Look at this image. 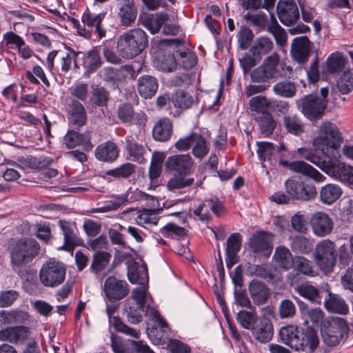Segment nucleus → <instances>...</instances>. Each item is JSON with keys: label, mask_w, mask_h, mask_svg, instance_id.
<instances>
[{"label": "nucleus", "mask_w": 353, "mask_h": 353, "mask_svg": "<svg viewBox=\"0 0 353 353\" xmlns=\"http://www.w3.org/2000/svg\"><path fill=\"white\" fill-rule=\"evenodd\" d=\"M148 43L146 33L141 28H134L119 37L117 48L121 57L132 59L141 54Z\"/></svg>", "instance_id": "nucleus-1"}, {"label": "nucleus", "mask_w": 353, "mask_h": 353, "mask_svg": "<svg viewBox=\"0 0 353 353\" xmlns=\"http://www.w3.org/2000/svg\"><path fill=\"white\" fill-rule=\"evenodd\" d=\"M299 150L302 151L301 154L305 159L316 165L330 177L341 182L343 178H345V172L350 165L341 161L334 154L332 157L327 155V159H322L321 157L311 153L306 149L302 148Z\"/></svg>", "instance_id": "nucleus-2"}, {"label": "nucleus", "mask_w": 353, "mask_h": 353, "mask_svg": "<svg viewBox=\"0 0 353 353\" xmlns=\"http://www.w3.org/2000/svg\"><path fill=\"white\" fill-rule=\"evenodd\" d=\"M40 251V245L34 239L21 238L11 248L10 259L14 267H21L35 258Z\"/></svg>", "instance_id": "nucleus-3"}, {"label": "nucleus", "mask_w": 353, "mask_h": 353, "mask_svg": "<svg viewBox=\"0 0 353 353\" xmlns=\"http://www.w3.org/2000/svg\"><path fill=\"white\" fill-rule=\"evenodd\" d=\"M338 254L335 243L324 239L318 243L314 250V261L321 271L329 273L336 263Z\"/></svg>", "instance_id": "nucleus-4"}, {"label": "nucleus", "mask_w": 353, "mask_h": 353, "mask_svg": "<svg viewBox=\"0 0 353 353\" xmlns=\"http://www.w3.org/2000/svg\"><path fill=\"white\" fill-rule=\"evenodd\" d=\"M280 57L274 52L267 57L263 63L255 68L250 74L251 80L254 83L268 84L271 79H277L283 76L279 71Z\"/></svg>", "instance_id": "nucleus-5"}, {"label": "nucleus", "mask_w": 353, "mask_h": 353, "mask_svg": "<svg viewBox=\"0 0 353 353\" xmlns=\"http://www.w3.org/2000/svg\"><path fill=\"white\" fill-rule=\"evenodd\" d=\"M321 330L323 342L336 346L347 335L349 327L343 319L330 318L323 323Z\"/></svg>", "instance_id": "nucleus-6"}, {"label": "nucleus", "mask_w": 353, "mask_h": 353, "mask_svg": "<svg viewBox=\"0 0 353 353\" xmlns=\"http://www.w3.org/2000/svg\"><path fill=\"white\" fill-rule=\"evenodd\" d=\"M66 268L65 265L54 259L46 261L39 271V279L46 287L55 288L65 280Z\"/></svg>", "instance_id": "nucleus-7"}, {"label": "nucleus", "mask_w": 353, "mask_h": 353, "mask_svg": "<svg viewBox=\"0 0 353 353\" xmlns=\"http://www.w3.org/2000/svg\"><path fill=\"white\" fill-rule=\"evenodd\" d=\"M298 108L310 121L319 119L325 113L327 100L315 94H307L296 101Z\"/></svg>", "instance_id": "nucleus-8"}, {"label": "nucleus", "mask_w": 353, "mask_h": 353, "mask_svg": "<svg viewBox=\"0 0 353 353\" xmlns=\"http://www.w3.org/2000/svg\"><path fill=\"white\" fill-rule=\"evenodd\" d=\"M343 141L342 134L336 125L326 121L319 126V135L314 142L319 148L322 146V150L324 146L336 150Z\"/></svg>", "instance_id": "nucleus-9"}, {"label": "nucleus", "mask_w": 353, "mask_h": 353, "mask_svg": "<svg viewBox=\"0 0 353 353\" xmlns=\"http://www.w3.org/2000/svg\"><path fill=\"white\" fill-rule=\"evenodd\" d=\"M284 185L286 193L289 194L292 199L306 201L314 199L316 195V188L312 183L288 179Z\"/></svg>", "instance_id": "nucleus-10"}, {"label": "nucleus", "mask_w": 353, "mask_h": 353, "mask_svg": "<svg viewBox=\"0 0 353 353\" xmlns=\"http://www.w3.org/2000/svg\"><path fill=\"white\" fill-rule=\"evenodd\" d=\"M123 143L128 159L139 163L146 161L145 156L148 153V148L142 141H139L137 134L126 136Z\"/></svg>", "instance_id": "nucleus-11"}, {"label": "nucleus", "mask_w": 353, "mask_h": 353, "mask_svg": "<svg viewBox=\"0 0 353 353\" xmlns=\"http://www.w3.org/2000/svg\"><path fill=\"white\" fill-rule=\"evenodd\" d=\"M194 161L190 154H174L169 157L165 168L173 174L188 175L193 168Z\"/></svg>", "instance_id": "nucleus-12"}, {"label": "nucleus", "mask_w": 353, "mask_h": 353, "mask_svg": "<svg viewBox=\"0 0 353 353\" xmlns=\"http://www.w3.org/2000/svg\"><path fill=\"white\" fill-rule=\"evenodd\" d=\"M310 222L312 232L319 237L329 235L334 228V222L332 218L327 213L322 211L314 213Z\"/></svg>", "instance_id": "nucleus-13"}, {"label": "nucleus", "mask_w": 353, "mask_h": 353, "mask_svg": "<svg viewBox=\"0 0 353 353\" xmlns=\"http://www.w3.org/2000/svg\"><path fill=\"white\" fill-rule=\"evenodd\" d=\"M279 164L289 168L294 172L301 174L309 177L317 183L323 182L326 179V177L316 169L303 161L288 162V161L281 159Z\"/></svg>", "instance_id": "nucleus-14"}, {"label": "nucleus", "mask_w": 353, "mask_h": 353, "mask_svg": "<svg viewBox=\"0 0 353 353\" xmlns=\"http://www.w3.org/2000/svg\"><path fill=\"white\" fill-rule=\"evenodd\" d=\"M278 17L285 26H291L299 18V11L293 0H279L276 6Z\"/></svg>", "instance_id": "nucleus-15"}, {"label": "nucleus", "mask_w": 353, "mask_h": 353, "mask_svg": "<svg viewBox=\"0 0 353 353\" xmlns=\"http://www.w3.org/2000/svg\"><path fill=\"white\" fill-rule=\"evenodd\" d=\"M63 139V143L68 149L82 146L84 151L88 152L94 146L91 142V132L90 131L79 133L74 130H69L64 135Z\"/></svg>", "instance_id": "nucleus-16"}, {"label": "nucleus", "mask_w": 353, "mask_h": 353, "mask_svg": "<svg viewBox=\"0 0 353 353\" xmlns=\"http://www.w3.org/2000/svg\"><path fill=\"white\" fill-rule=\"evenodd\" d=\"M312 50V43L307 37L301 36L293 39L290 53L294 60L299 63L307 61Z\"/></svg>", "instance_id": "nucleus-17"}, {"label": "nucleus", "mask_w": 353, "mask_h": 353, "mask_svg": "<svg viewBox=\"0 0 353 353\" xmlns=\"http://www.w3.org/2000/svg\"><path fill=\"white\" fill-rule=\"evenodd\" d=\"M104 290L107 298L111 301L121 300L129 293L127 282L114 276H110L105 280Z\"/></svg>", "instance_id": "nucleus-18"}, {"label": "nucleus", "mask_w": 353, "mask_h": 353, "mask_svg": "<svg viewBox=\"0 0 353 353\" xmlns=\"http://www.w3.org/2000/svg\"><path fill=\"white\" fill-rule=\"evenodd\" d=\"M117 16L121 26L128 27L134 23L137 8L134 0H117Z\"/></svg>", "instance_id": "nucleus-19"}, {"label": "nucleus", "mask_w": 353, "mask_h": 353, "mask_svg": "<svg viewBox=\"0 0 353 353\" xmlns=\"http://www.w3.org/2000/svg\"><path fill=\"white\" fill-rule=\"evenodd\" d=\"M29 334L30 330L26 326H8L0 330V341L20 344L28 339Z\"/></svg>", "instance_id": "nucleus-20"}, {"label": "nucleus", "mask_w": 353, "mask_h": 353, "mask_svg": "<svg viewBox=\"0 0 353 353\" xmlns=\"http://www.w3.org/2000/svg\"><path fill=\"white\" fill-rule=\"evenodd\" d=\"M68 119L73 125L81 127L87 121V113L82 103L75 99L70 100L65 105Z\"/></svg>", "instance_id": "nucleus-21"}, {"label": "nucleus", "mask_w": 353, "mask_h": 353, "mask_svg": "<svg viewBox=\"0 0 353 353\" xmlns=\"http://www.w3.org/2000/svg\"><path fill=\"white\" fill-rule=\"evenodd\" d=\"M102 73L103 79L105 82L114 83L121 82L127 76L133 79L137 77L136 70L130 65H123L119 68H105Z\"/></svg>", "instance_id": "nucleus-22"}, {"label": "nucleus", "mask_w": 353, "mask_h": 353, "mask_svg": "<svg viewBox=\"0 0 353 353\" xmlns=\"http://www.w3.org/2000/svg\"><path fill=\"white\" fill-rule=\"evenodd\" d=\"M251 330L256 340L261 343H268L273 336L272 323L270 319L265 316H261Z\"/></svg>", "instance_id": "nucleus-23"}, {"label": "nucleus", "mask_w": 353, "mask_h": 353, "mask_svg": "<svg viewBox=\"0 0 353 353\" xmlns=\"http://www.w3.org/2000/svg\"><path fill=\"white\" fill-rule=\"evenodd\" d=\"M270 236L265 232H259L253 234L250 239V247L254 253L268 257L272 252L270 245Z\"/></svg>", "instance_id": "nucleus-24"}, {"label": "nucleus", "mask_w": 353, "mask_h": 353, "mask_svg": "<svg viewBox=\"0 0 353 353\" xmlns=\"http://www.w3.org/2000/svg\"><path fill=\"white\" fill-rule=\"evenodd\" d=\"M299 347L295 348L296 351H303L312 353L317 347L319 341L316 332L312 327H307L300 332Z\"/></svg>", "instance_id": "nucleus-25"}, {"label": "nucleus", "mask_w": 353, "mask_h": 353, "mask_svg": "<svg viewBox=\"0 0 353 353\" xmlns=\"http://www.w3.org/2000/svg\"><path fill=\"white\" fill-rule=\"evenodd\" d=\"M128 276L132 283L145 285L148 281V268L145 263L139 264L134 260L128 261Z\"/></svg>", "instance_id": "nucleus-26"}, {"label": "nucleus", "mask_w": 353, "mask_h": 353, "mask_svg": "<svg viewBox=\"0 0 353 353\" xmlns=\"http://www.w3.org/2000/svg\"><path fill=\"white\" fill-rule=\"evenodd\" d=\"M119 154L118 145L113 141H107L99 145L94 151L97 159L102 162L112 163L117 159Z\"/></svg>", "instance_id": "nucleus-27"}, {"label": "nucleus", "mask_w": 353, "mask_h": 353, "mask_svg": "<svg viewBox=\"0 0 353 353\" xmlns=\"http://www.w3.org/2000/svg\"><path fill=\"white\" fill-rule=\"evenodd\" d=\"M105 13L100 12L99 14L87 11L84 12L81 17V21L84 26H87L90 31L97 34L99 38L105 36V30L101 27V22L105 17Z\"/></svg>", "instance_id": "nucleus-28"}, {"label": "nucleus", "mask_w": 353, "mask_h": 353, "mask_svg": "<svg viewBox=\"0 0 353 353\" xmlns=\"http://www.w3.org/2000/svg\"><path fill=\"white\" fill-rule=\"evenodd\" d=\"M248 290L253 302L256 305L266 303L270 296V291L265 284L256 279H253L249 283Z\"/></svg>", "instance_id": "nucleus-29"}, {"label": "nucleus", "mask_w": 353, "mask_h": 353, "mask_svg": "<svg viewBox=\"0 0 353 353\" xmlns=\"http://www.w3.org/2000/svg\"><path fill=\"white\" fill-rule=\"evenodd\" d=\"M294 257L290 251L285 246H278L275 248L273 261L276 268L288 271L292 268Z\"/></svg>", "instance_id": "nucleus-30"}, {"label": "nucleus", "mask_w": 353, "mask_h": 353, "mask_svg": "<svg viewBox=\"0 0 353 353\" xmlns=\"http://www.w3.org/2000/svg\"><path fill=\"white\" fill-rule=\"evenodd\" d=\"M157 79L150 75H144L138 79L137 90L139 94L145 98H152L158 90Z\"/></svg>", "instance_id": "nucleus-31"}, {"label": "nucleus", "mask_w": 353, "mask_h": 353, "mask_svg": "<svg viewBox=\"0 0 353 353\" xmlns=\"http://www.w3.org/2000/svg\"><path fill=\"white\" fill-rule=\"evenodd\" d=\"M82 65L85 69V74L87 75L94 73L101 66L102 60L97 47L83 54Z\"/></svg>", "instance_id": "nucleus-32"}, {"label": "nucleus", "mask_w": 353, "mask_h": 353, "mask_svg": "<svg viewBox=\"0 0 353 353\" xmlns=\"http://www.w3.org/2000/svg\"><path fill=\"white\" fill-rule=\"evenodd\" d=\"M172 134V123L168 118H161L154 124L152 129L154 139L159 141H166Z\"/></svg>", "instance_id": "nucleus-33"}, {"label": "nucleus", "mask_w": 353, "mask_h": 353, "mask_svg": "<svg viewBox=\"0 0 353 353\" xmlns=\"http://www.w3.org/2000/svg\"><path fill=\"white\" fill-rule=\"evenodd\" d=\"M299 328L292 325L284 326L279 331L281 342L294 350L296 347H299Z\"/></svg>", "instance_id": "nucleus-34"}, {"label": "nucleus", "mask_w": 353, "mask_h": 353, "mask_svg": "<svg viewBox=\"0 0 353 353\" xmlns=\"http://www.w3.org/2000/svg\"><path fill=\"white\" fill-rule=\"evenodd\" d=\"M254 119L257 122L260 132L263 137H268L272 134L276 127V121L270 112L257 114Z\"/></svg>", "instance_id": "nucleus-35"}, {"label": "nucleus", "mask_w": 353, "mask_h": 353, "mask_svg": "<svg viewBox=\"0 0 353 353\" xmlns=\"http://www.w3.org/2000/svg\"><path fill=\"white\" fill-rule=\"evenodd\" d=\"M258 147L256 153L261 165L263 168L273 165V159L272 156L275 150L274 144L270 142L261 141L257 142Z\"/></svg>", "instance_id": "nucleus-36"}, {"label": "nucleus", "mask_w": 353, "mask_h": 353, "mask_svg": "<svg viewBox=\"0 0 353 353\" xmlns=\"http://www.w3.org/2000/svg\"><path fill=\"white\" fill-rule=\"evenodd\" d=\"M292 268L297 275L313 277L317 274L316 271L314 268L312 262L302 256H294Z\"/></svg>", "instance_id": "nucleus-37"}, {"label": "nucleus", "mask_w": 353, "mask_h": 353, "mask_svg": "<svg viewBox=\"0 0 353 353\" xmlns=\"http://www.w3.org/2000/svg\"><path fill=\"white\" fill-rule=\"evenodd\" d=\"M294 290L301 296L308 299L312 303L320 304L321 296L319 290L310 282L306 281L297 285Z\"/></svg>", "instance_id": "nucleus-38"}, {"label": "nucleus", "mask_w": 353, "mask_h": 353, "mask_svg": "<svg viewBox=\"0 0 353 353\" xmlns=\"http://www.w3.org/2000/svg\"><path fill=\"white\" fill-rule=\"evenodd\" d=\"M168 19V14L157 13L145 17L142 21V24L152 34H155L160 30Z\"/></svg>", "instance_id": "nucleus-39"}, {"label": "nucleus", "mask_w": 353, "mask_h": 353, "mask_svg": "<svg viewBox=\"0 0 353 353\" xmlns=\"http://www.w3.org/2000/svg\"><path fill=\"white\" fill-rule=\"evenodd\" d=\"M324 305L330 312L339 314H346L348 312V307L344 300L331 292L325 298Z\"/></svg>", "instance_id": "nucleus-40"}, {"label": "nucleus", "mask_w": 353, "mask_h": 353, "mask_svg": "<svg viewBox=\"0 0 353 353\" xmlns=\"http://www.w3.org/2000/svg\"><path fill=\"white\" fill-rule=\"evenodd\" d=\"M342 194V189L336 184L329 183L323 186L320 190V199L326 204L335 202Z\"/></svg>", "instance_id": "nucleus-41"}, {"label": "nucleus", "mask_w": 353, "mask_h": 353, "mask_svg": "<svg viewBox=\"0 0 353 353\" xmlns=\"http://www.w3.org/2000/svg\"><path fill=\"white\" fill-rule=\"evenodd\" d=\"M347 63V59L341 53H333L326 61V72L330 74H339L343 71Z\"/></svg>", "instance_id": "nucleus-42"}, {"label": "nucleus", "mask_w": 353, "mask_h": 353, "mask_svg": "<svg viewBox=\"0 0 353 353\" xmlns=\"http://www.w3.org/2000/svg\"><path fill=\"white\" fill-rule=\"evenodd\" d=\"M244 19L256 28L257 32L268 30L269 19L267 14L263 12H248L244 15Z\"/></svg>", "instance_id": "nucleus-43"}, {"label": "nucleus", "mask_w": 353, "mask_h": 353, "mask_svg": "<svg viewBox=\"0 0 353 353\" xmlns=\"http://www.w3.org/2000/svg\"><path fill=\"white\" fill-rule=\"evenodd\" d=\"M272 92L280 97L292 98L296 94V85L294 82L289 80L281 81L273 85Z\"/></svg>", "instance_id": "nucleus-44"}, {"label": "nucleus", "mask_w": 353, "mask_h": 353, "mask_svg": "<svg viewBox=\"0 0 353 353\" xmlns=\"http://www.w3.org/2000/svg\"><path fill=\"white\" fill-rule=\"evenodd\" d=\"M273 48V43L270 39L265 37L257 38L250 48V53L256 55L261 60L262 57L269 53Z\"/></svg>", "instance_id": "nucleus-45"}, {"label": "nucleus", "mask_w": 353, "mask_h": 353, "mask_svg": "<svg viewBox=\"0 0 353 353\" xmlns=\"http://www.w3.org/2000/svg\"><path fill=\"white\" fill-rule=\"evenodd\" d=\"M59 225L64 236V245H63L62 249L67 251L72 250L74 247L79 244V238L74 233L68 223L66 221H60Z\"/></svg>", "instance_id": "nucleus-46"}, {"label": "nucleus", "mask_w": 353, "mask_h": 353, "mask_svg": "<svg viewBox=\"0 0 353 353\" xmlns=\"http://www.w3.org/2000/svg\"><path fill=\"white\" fill-rule=\"evenodd\" d=\"M283 125L286 130L292 134L299 136L304 132V123L296 115L285 116L283 117Z\"/></svg>", "instance_id": "nucleus-47"}, {"label": "nucleus", "mask_w": 353, "mask_h": 353, "mask_svg": "<svg viewBox=\"0 0 353 353\" xmlns=\"http://www.w3.org/2000/svg\"><path fill=\"white\" fill-rule=\"evenodd\" d=\"M248 311L243 310L239 311L236 315V320L245 329L251 330L257 322L258 316L254 307L250 308Z\"/></svg>", "instance_id": "nucleus-48"}, {"label": "nucleus", "mask_w": 353, "mask_h": 353, "mask_svg": "<svg viewBox=\"0 0 353 353\" xmlns=\"http://www.w3.org/2000/svg\"><path fill=\"white\" fill-rule=\"evenodd\" d=\"M171 103L177 109L185 110L193 103L192 97L182 90H176L170 98Z\"/></svg>", "instance_id": "nucleus-49"}, {"label": "nucleus", "mask_w": 353, "mask_h": 353, "mask_svg": "<svg viewBox=\"0 0 353 353\" xmlns=\"http://www.w3.org/2000/svg\"><path fill=\"white\" fill-rule=\"evenodd\" d=\"M192 140V154L196 158H203L209 152V146L205 139L201 134L193 132Z\"/></svg>", "instance_id": "nucleus-50"}, {"label": "nucleus", "mask_w": 353, "mask_h": 353, "mask_svg": "<svg viewBox=\"0 0 353 353\" xmlns=\"http://www.w3.org/2000/svg\"><path fill=\"white\" fill-rule=\"evenodd\" d=\"M290 246L292 250L301 254H309L313 250L310 241L303 236H295L291 239Z\"/></svg>", "instance_id": "nucleus-51"}, {"label": "nucleus", "mask_w": 353, "mask_h": 353, "mask_svg": "<svg viewBox=\"0 0 353 353\" xmlns=\"http://www.w3.org/2000/svg\"><path fill=\"white\" fill-rule=\"evenodd\" d=\"M270 17L272 20L271 23L268 26L267 30L274 36L278 45L283 46L286 43L288 35L284 29L279 25L273 14H271Z\"/></svg>", "instance_id": "nucleus-52"}, {"label": "nucleus", "mask_w": 353, "mask_h": 353, "mask_svg": "<svg viewBox=\"0 0 353 353\" xmlns=\"http://www.w3.org/2000/svg\"><path fill=\"white\" fill-rule=\"evenodd\" d=\"M169 179L167 183L166 187L168 190L175 192L178 190L185 188L192 185L194 182V179L192 177H185L186 175H178Z\"/></svg>", "instance_id": "nucleus-53"}, {"label": "nucleus", "mask_w": 353, "mask_h": 353, "mask_svg": "<svg viewBox=\"0 0 353 353\" xmlns=\"http://www.w3.org/2000/svg\"><path fill=\"white\" fill-rule=\"evenodd\" d=\"M128 195V193H125L123 194L117 196L112 200L106 201L103 206L95 209L94 212H106L116 210L121 206L124 205L129 202Z\"/></svg>", "instance_id": "nucleus-54"}, {"label": "nucleus", "mask_w": 353, "mask_h": 353, "mask_svg": "<svg viewBox=\"0 0 353 353\" xmlns=\"http://www.w3.org/2000/svg\"><path fill=\"white\" fill-rule=\"evenodd\" d=\"M125 312L128 322L133 324H137L142 320V312L144 311V307L131 303L127 301L125 303Z\"/></svg>", "instance_id": "nucleus-55"}, {"label": "nucleus", "mask_w": 353, "mask_h": 353, "mask_svg": "<svg viewBox=\"0 0 353 353\" xmlns=\"http://www.w3.org/2000/svg\"><path fill=\"white\" fill-rule=\"evenodd\" d=\"M305 317V323L308 324L311 322L315 326L323 325L324 314L321 309L319 307L307 309L302 312Z\"/></svg>", "instance_id": "nucleus-56"}, {"label": "nucleus", "mask_w": 353, "mask_h": 353, "mask_svg": "<svg viewBox=\"0 0 353 353\" xmlns=\"http://www.w3.org/2000/svg\"><path fill=\"white\" fill-rule=\"evenodd\" d=\"M110 258V254L107 252H96L93 255L91 270L96 272L102 271L108 265Z\"/></svg>", "instance_id": "nucleus-57"}, {"label": "nucleus", "mask_w": 353, "mask_h": 353, "mask_svg": "<svg viewBox=\"0 0 353 353\" xmlns=\"http://www.w3.org/2000/svg\"><path fill=\"white\" fill-rule=\"evenodd\" d=\"M275 1L276 0H239V3L243 9L252 10L261 8L269 10L274 7Z\"/></svg>", "instance_id": "nucleus-58"}, {"label": "nucleus", "mask_w": 353, "mask_h": 353, "mask_svg": "<svg viewBox=\"0 0 353 353\" xmlns=\"http://www.w3.org/2000/svg\"><path fill=\"white\" fill-rule=\"evenodd\" d=\"M270 100H268L265 97L263 96H256L252 97L250 101V109L251 111L256 112L259 114L263 112H270Z\"/></svg>", "instance_id": "nucleus-59"}, {"label": "nucleus", "mask_w": 353, "mask_h": 353, "mask_svg": "<svg viewBox=\"0 0 353 353\" xmlns=\"http://www.w3.org/2000/svg\"><path fill=\"white\" fill-rule=\"evenodd\" d=\"M247 272L250 276H259L267 281H271L274 278L271 270L267 265L249 264Z\"/></svg>", "instance_id": "nucleus-60"}, {"label": "nucleus", "mask_w": 353, "mask_h": 353, "mask_svg": "<svg viewBox=\"0 0 353 353\" xmlns=\"http://www.w3.org/2000/svg\"><path fill=\"white\" fill-rule=\"evenodd\" d=\"M236 38L239 48L246 50L253 40L254 33L250 28L243 26L238 30Z\"/></svg>", "instance_id": "nucleus-61"}, {"label": "nucleus", "mask_w": 353, "mask_h": 353, "mask_svg": "<svg viewBox=\"0 0 353 353\" xmlns=\"http://www.w3.org/2000/svg\"><path fill=\"white\" fill-rule=\"evenodd\" d=\"M109 100V92L103 87L95 86L92 88L90 101L97 106L106 105Z\"/></svg>", "instance_id": "nucleus-62"}, {"label": "nucleus", "mask_w": 353, "mask_h": 353, "mask_svg": "<svg viewBox=\"0 0 353 353\" xmlns=\"http://www.w3.org/2000/svg\"><path fill=\"white\" fill-rule=\"evenodd\" d=\"M117 116L123 123L131 124L134 120V111L130 103H122L117 109Z\"/></svg>", "instance_id": "nucleus-63"}, {"label": "nucleus", "mask_w": 353, "mask_h": 353, "mask_svg": "<svg viewBox=\"0 0 353 353\" xmlns=\"http://www.w3.org/2000/svg\"><path fill=\"white\" fill-rule=\"evenodd\" d=\"M337 88L343 94H348L353 90V77L350 70L344 71L337 82Z\"/></svg>", "instance_id": "nucleus-64"}]
</instances>
